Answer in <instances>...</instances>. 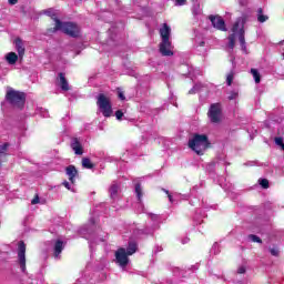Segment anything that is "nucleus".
I'll use <instances>...</instances> for the list:
<instances>
[{
  "instance_id": "f257e3e1",
  "label": "nucleus",
  "mask_w": 284,
  "mask_h": 284,
  "mask_svg": "<svg viewBox=\"0 0 284 284\" xmlns=\"http://www.w3.org/2000/svg\"><path fill=\"white\" fill-rule=\"evenodd\" d=\"M245 18L241 17L234 22L232 27V34L229 37V48L234 50L236 43V37L242 45V50H245Z\"/></svg>"
},
{
  "instance_id": "f03ea898",
  "label": "nucleus",
  "mask_w": 284,
  "mask_h": 284,
  "mask_svg": "<svg viewBox=\"0 0 284 284\" xmlns=\"http://www.w3.org/2000/svg\"><path fill=\"white\" fill-rule=\"evenodd\" d=\"M172 36V28L168 26V23H164L160 28V37L162 39V42L160 43V52L163 54V57H172L174 52H172L173 47L172 42L170 41V37Z\"/></svg>"
},
{
  "instance_id": "7ed1b4c3",
  "label": "nucleus",
  "mask_w": 284,
  "mask_h": 284,
  "mask_svg": "<svg viewBox=\"0 0 284 284\" xmlns=\"http://www.w3.org/2000/svg\"><path fill=\"white\" fill-rule=\"evenodd\" d=\"M136 253V243L131 242L125 251V248L121 247L115 252V263L121 267V270L125 271L128 264L130 263V257L132 254Z\"/></svg>"
},
{
  "instance_id": "20e7f679",
  "label": "nucleus",
  "mask_w": 284,
  "mask_h": 284,
  "mask_svg": "<svg viewBox=\"0 0 284 284\" xmlns=\"http://www.w3.org/2000/svg\"><path fill=\"white\" fill-rule=\"evenodd\" d=\"M58 30L73 38L79 37V34L81 33V28H79L77 23L61 22L60 20H55V27L53 29V32H57Z\"/></svg>"
},
{
  "instance_id": "39448f33",
  "label": "nucleus",
  "mask_w": 284,
  "mask_h": 284,
  "mask_svg": "<svg viewBox=\"0 0 284 284\" xmlns=\"http://www.w3.org/2000/svg\"><path fill=\"white\" fill-rule=\"evenodd\" d=\"M209 145L210 142L207 141V135L205 134H195L193 139L189 141V148H191V150L197 154H203V152L207 150Z\"/></svg>"
},
{
  "instance_id": "423d86ee",
  "label": "nucleus",
  "mask_w": 284,
  "mask_h": 284,
  "mask_svg": "<svg viewBox=\"0 0 284 284\" xmlns=\"http://www.w3.org/2000/svg\"><path fill=\"white\" fill-rule=\"evenodd\" d=\"M6 99L13 108H21L26 103V94L12 89L7 92Z\"/></svg>"
},
{
  "instance_id": "0eeeda50",
  "label": "nucleus",
  "mask_w": 284,
  "mask_h": 284,
  "mask_svg": "<svg viewBox=\"0 0 284 284\" xmlns=\"http://www.w3.org/2000/svg\"><path fill=\"white\" fill-rule=\"evenodd\" d=\"M98 108L102 112L103 116H112V104L110 103V98L105 94H100L98 97Z\"/></svg>"
},
{
  "instance_id": "6e6552de",
  "label": "nucleus",
  "mask_w": 284,
  "mask_h": 284,
  "mask_svg": "<svg viewBox=\"0 0 284 284\" xmlns=\"http://www.w3.org/2000/svg\"><path fill=\"white\" fill-rule=\"evenodd\" d=\"M207 116L211 123H221V118L223 116V109L221 103L211 104Z\"/></svg>"
},
{
  "instance_id": "1a4fd4ad",
  "label": "nucleus",
  "mask_w": 284,
  "mask_h": 284,
  "mask_svg": "<svg viewBox=\"0 0 284 284\" xmlns=\"http://www.w3.org/2000/svg\"><path fill=\"white\" fill-rule=\"evenodd\" d=\"M18 263L21 272H26V243L23 241L18 243Z\"/></svg>"
},
{
  "instance_id": "9d476101",
  "label": "nucleus",
  "mask_w": 284,
  "mask_h": 284,
  "mask_svg": "<svg viewBox=\"0 0 284 284\" xmlns=\"http://www.w3.org/2000/svg\"><path fill=\"white\" fill-rule=\"evenodd\" d=\"M213 28L216 30H221L222 32H225L227 29L225 28V20L219 16H210L209 17Z\"/></svg>"
},
{
  "instance_id": "9b49d317",
  "label": "nucleus",
  "mask_w": 284,
  "mask_h": 284,
  "mask_svg": "<svg viewBox=\"0 0 284 284\" xmlns=\"http://www.w3.org/2000/svg\"><path fill=\"white\" fill-rule=\"evenodd\" d=\"M65 248V243L61 240H57L53 245V256L54 258H60L61 253Z\"/></svg>"
},
{
  "instance_id": "f8f14e48",
  "label": "nucleus",
  "mask_w": 284,
  "mask_h": 284,
  "mask_svg": "<svg viewBox=\"0 0 284 284\" xmlns=\"http://www.w3.org/2000/svg\"><path fill=\"white\" fill-rule=\"evenodd\" d=\"M71 148H72L74 154H78V155L83 154V146L81 145V142L79 141V139L73 138L71 140Z\"/></svg>"
},
{
  "instance_id": "ddd939ff",
  "label": "nucleus",
  "mask_w": 284,
  "mask_h": 284,
  "mask_svg": "<svg viewBox=\"0 0 284 284\" xmlns=\"http://www.w3.org/2000/svg\"><path fill=\"white\" fill-rule=\"evenodd\" d=\"M67 176H69V181L72 185H74V179L79 172L77 171V168L74 165H69L65 169Z\"/></svg>"
},
{
  "instance_id": "4468645a",
  "label": "nucleus",
  "mask_w": 284,
  "mask_h": 284,
  "mask_svg": "<svg viewBox=\"0 0 284 284\" xmlns=\"http://www.w3.org/2000/svg\"><path fill=\"white\" fill-rule=\"evenodd\" d=\"M59 85L64 92H68V90H70V84L68 83V80L65 79V75L63 73H59Z\"/></svg>"
},
{
  "instance_id": "2eb2a0df",
  "label": "nucleus",
  "mask_w": 284,
  "mask_h": 284,
  "mask_svg": "<svg viewBox=\"0 0 284 284\" xmlns=\"http://www.w3.org/2000/svg\"><path fill=\"white\" fill-rule=\"evenodd\" d=\"M16 50L19 54V57H23L26 54V47H23V41L21 39H16Z\"/></svg>"
},
{
  "instance_id": "dca6fc26",
  "label": "nucleus",
  "mask_w": 284,
  "mask_h": 284,
  "mask_svg": "<svg viewBox=\"0 0 284 284\" xmlns=\"http://www.w3.org/2000/svg\"><path fill=\"white\" fill-rule=\"evenodd\" d=\"M119 184L116 183H113L110 189H109V192H110V196L113 201H116V199H119Z\"/></svg>"
},
{
  "instance_id": "f3484780",
  "label": "nucleus",
  "mask_w": 284,
  "mask_h": 284,
  "mask_svg": "<svg viewBox=\"0 0 284 284\" xmlns=\"http://www.w3.org/2000/svg\"><path fill=\"white\" fill-rule=\"evenodd\" d=\"M6 61L9 63V65H14V63L19 61V55H17L14 52H9L6 55Z\"/></svg>"
},
{
  "instance_id": "a211bd4d",
  "label": "nucleus",
  "mask_w": 284,
  "mask_h": 284,
  "mask_svg": "<svg viewBox=\"0 0 284 284\" xmlns=\"http://www.w3.org/2000/svg\"><path fill=\"white\" fill-rule=\"evenodd\" d=\"M164 192H165V194H168L170 203H179V201H181V199H182V195L179 193H175L172 195V194H170V191L164 190Z\"/></svg>"
},
{
  "instance_id": "6ab92c4d",
  "label": "nucleus",
  "mask_w": 284,
  "mask_h": 284,
  "mask_svg": "<svg viewBox=\"0 0 284 284\" xmlns=\"http://www.w3.org/2000/svg\"><path fill=\"white\" fill-rule=\"evenodd\" d=\"M267 19H270V17H267L266 14H263V9H258L257 10V21L260 23H265V21H267Z\"/></svg>"
},
{
  "instance_id": "aec40b11",
  "label": "nucleus",
  "mask_w": 284,
  "mask_h": 284,
  "mask_svg": "<svg viewBox=\"0 0 284 284\" xmlns=\"http://www.w3.org/2000/svg\"><path fill=\"white\" fill-rule=\"evenodd\" d=\"M82 168H85V170H92V168H94V164L92 163V161H90V159L84 158L82 159Z\"/></svg>"
},
{
  "instance_id": "412c9836",
  "label": "nucleus",
  "mask_w": 284,
  "mask_h": 284,
  "mask_svg": "<svg viewBox=\"0 0 284 284\" xmlns=\"http://www.w3.org/2000/svg\"><path fill=\"white\" fill-rule=\"evenodd\" d=\"M135 194L138 196V201L141 202V199H143V189H141V184L135 185Z\"/></svg>"
},
{
  "instance_id": "4be33fe9",
  "label": "nucleus",
  "mask_w": 284,
  "mask_h": 284,
  "mask_svg": "<svg viewBox=\"0 0 284 284\" xmlns=\"http://www.w3.org/2000/svg\"><path fill=\"white\" fill-rule=\"evenodd\" d=\"M251 74L253 75L255 83H261V73H258V70L251 69Z\"/></svg>"
},
{
  "instance_id": "5701e85b",
  "label": "nucleus",
  "mask_w": 284,
  "mask_h": 284,
  "mask_svg": "<svg viewBox=\"0 0 284 284\" xmlns=\"http://www.w3.org/2000/svg\"><path fill=\"white\" fill-rule=\"evenodd\" d=\"M44 14H47L48 17H51V19H53V21H59V19H57V11H54L53 9H48L47 11H44Z\"/></svg>"
},
{
  "instance_id": "b1692460",
  "label": "nucleus",
  "mask_w": 284,
  "mask_h": 284,
  "mask_svg": "<svg viewBox=\"0 0 284 284\" xmlns=\"http://www.w3.org/2000/svg\"><path fill=\"white\" fill-rule=\"evenodd\" d=\"M151 221H153L154 223V230H156L159 227V215L156 214H149Z\"/></svg>"
},
{
  "instance_id": "393cba45",
  "label": "nucleus",
  "mask_w": 284,
  "mask_h": 284,
  "mask_svg": "<svg viewBox=\"0 0 284 284\" xmlns=\"http://www.w3.org/2000/svg\"><path fill=\"white\" fill-rule=\"evenodd\" d=\"M201 88H203V84H201V83L195 84V85L193 87V89H191V90L189 91V93H190V94H194V93H196V92H201Z\"/></svg>"
},
{
  "instance_id": "a878e982",
  "label": "nucleus",
  "mask_w": 284,
  "mask_h": 284,
  "mask_svg": "<svg viewBox=\"0 0 284 284\" xmlns=\"http://www.w3.org/2000/svg\"><path fill=\"white\" fill-rule=\"evenodd\" d=\"M258 183L264 190H267V187H270V181H267V179H261L258 180Z\"/></svg>"
},
{
  "instance_id": "bb28decb",
  "label": "nucleus",
  "mask_w": 284,
  "mask_h": 284,
  "mask_svg": "<svg viewBox=\"0 0 284 284\" xmlns=\"http://www.w3.org/2000/svg\"><path fill=\"white\" fill-rule=\"evenodd\" d=\"M232 81H234V71H231V72L226 75V83H227V85H232Z\"/></svg>"
},
{
  "instance_id": "cd10ccee",
  "label": "nucleus",
  "mask_w": 284,
  "mask_h": 284,
  "mask_svg": "<svg viewBox=\"0 0 284 284\" xmlns=\"http://www.w3.org/2000/svg\"><path fill=\"white\" fill-rule=\"evenodd\" d=\"M211 252L212 254H219L221 252V246H219V243L213 244Z\"/></svg>"
},
{
  "instance_id": "c85d7f7f",
  "label": "nucleus",
  "mask_w": 284,
  "mask_h": 284,
  "mask_svg": "<svg viewBox=\"0 0 284 284\" xmlns=\"http://www.w3.org/2000/svg\"><path fill=\"white\" fill-rule=\"evenodd\" d=\"M63 185H64V187H67V190H70L71 192H74V184H72V182L70 183L68 181H64Z\"/></svg>"
},
{
  "instance_id": "c756f323",
  "label": "nucleus",
  "mask_w": 284,
  "mask_h": 284,
  "mask_svg": "<svg viewBox=\"0 0 284 284\" xmlns=\"http://www.w3.org/2000/svg\"><path fill=\"white\" fill-rule=\"evenodd\" d=\"M250 241H252L253 243H263V241L261 240V237L256 236V235H248Z\"/></svg>"
},
{
  "instance_id": "7c9ffc66",
  "label": "nucleus",
  "mask_w": 284,
  "mask_h": 284,
  "mask_svg": "<svg viewBox=\"0 0 284 284\" xmlns=\"http://www.w3.org/2000/svg\"><path fill=\"white\" fill-rule=\"evenodd\" d=\"M239 97V92H231L230 95H229V101H234V99H237Z\"/></svg>"
},
{
  "instance_id": "2f4dec72",
  "label": "nucleus",
  "mask_w": 284,
  "mask_h": 284,
  "mask_svg": "<svg viewBox=\"0 0 284 284\" xmlns=\"http://www.w3.org/2000/svg\"><path fill=\"white\" fill-rule=\"evenodd\" d=\"M6 152H8V144L0 145V156L6 154Z\"/></svg>"
},
{
  "instance_id": "473e14b6",
  "label": "nucleus",
  "mask_w": 284,
  "mask_h": 284,
  "mask_svg": "<svg viewBox=\"0 0 284 284\" xmlns=\"http://www.w3.org/2000/svg\"><path fill=\"white\" fill-rule=\"evenodd\" d=\"M115 119H116L118 121H121V119H123V111L118 110V111L115 112Z\"/></svg>"
},
{
  "instance_id": "72a5a7b5",
  "label": "nucleus",
  "mask_w": 284,
  "mask_h": 284,
  "mask_svg": "<svg viewBox=\"0 0 284 284\" xmlns=\"http://www.w3.org/2000/svg\"><path fill=\"white\" fill-rule=\"evenodd\" d=\"M39 114H41V116H43V119H48V116H49L48 111H45V109H40Z\"/></svg>"
},
{
  "instance_id": "f704fd0d",
  "label": "nucleus",
  "mask_w": 284,
  "mask_h": 284,
  "mask_svg": "<svg viewBox=\"0 0 284 284\" xmlns=\"http://www.w3.org/2000/svg\"><path fill=\"white\" fill-rule=\"evenodd\" d=\"M245 272H246L245 265H241L237 267V274H245Z\"/></svg>"
},
{
  "instance_id": "c9c22d12",
  "label": "nucleus",
  "mask_w": 284,
  "mask_h": 284,
  "mask_svg": "<svg viewBox=\"0 0 284 284\" xmlns=\"http://www.w3.org/2000/svg\"><path fill=\"white\" fill-rule=\"evenodd\" d=\"M270 253L272 254V256H278V248L276 247L270 248Z\"/></svg>"
},
{
  "instance_id": "e433bc0d",
  "label": "nucleus",
  "mask_w": 284,
  "mask_h": 284,
  "mask_svg": "<svg viewBox=\"0 0 284 284\" xmlns=\"http://www.w3.org/2000/svg\"><path fill=\"white\" fill-rule=\"evenodd\" d=\"M275 143L281 146L283 144V138H275Z\"/></svg>"
},
{
  "instance_id": "4c0bfd02",
  "label": "nucleus",
  "mask_w": 284,
  "mask_h": 284,
  "mask_svg": "<svg viewBox=\"0 0 284 284\" xmlns=\"http://www.w3.org/2000/svg\"><path fill=\"white\" fill-rule=\"evenodd\" d=\"M37 203H39V195H37V196L31 201V204H32V205H37Z\"/></svg>"
},
{
  "instance_id": "58836bf2",
  "label": "nucleus",
  "mask_w": 284,
  "mask_h": 284,
  "mask_svg": "<svg viewBox=\"0 0 284 284\" xmlns=\"http://www.w3.org/2000/svg\"><path fill=\"white\" fill-rule=\"evenodd\" d=\"M176 6H185V0H175Z\"/></svg>"
},
{
  "instance_id": "ea45409f",
  "label": "nucleus",
  "mask_w": 284,
  "mask_h": 284,
  "mask_svg": "<svg viewBox=\"0 0 284 284\" xmlns=\"http://www.w3.org/2000/svg\"><path fill=\"white\" fill-rule=\"evenodd\" d=\"M119 99L121 101H125V95L123 94V92H119Z\"/></svg>"
},
{
  "instance_id": "a19ab883",
  "label": "nucleus",
  "mask_w": 284,
  "mask_h": 284,
  "mask_svg": "<svg viewBox=\"0 0 284 284\" xmlns=\"http://www.w3.org/2000/svg\"><path fill=\"white\" fill-rule=\"evenodd\" d=\"M8 2L10 3V6H17L18 0H8Z\"/></svg>"
},
{
  "instance_id": "79ce46f5",
  "label": "nucleus",
  "mask_w": 284,
  "mask_h": 284,
  "mask_svg": "<svg viewBox=\"0 0 284 284\" xmlns=\"http://www.w3.org/2000/svg\"><path fill=\"white\" fill-rule=\"evenodd\" d=\"M204 45H205V42H204V41H200V42H199V47H200V48H203Z\"/></svg>"
},
{
  "instance_id": "37998d69",
  "label": "nucleus",
  "mask_w": 284,
  "mask_h": 284,
  "mask_svg": "<svg viewBox=\"0 0 284 284\" xmlns=\"http://www.w3.org/2000/svg\"><path fill=\"white\" fill-rule=\"evenodd\" d=\"M190 241V239H185L182 243H187Z\"/></svg>"
},
{
  "instance_id": "c03bdc74",
  "label": "nucleus",
  "mask_w": 284,
  "mask_h": 284,
  "mask_svg": "<svg viewBox=\"0 0 284 284\" xmlns=\"http://www.w3.org/2000/svg\"><path fill=\"white\" fill-rule=\"evenodd\" d=\"M152 232H154V231L145 232V234H152Z\"/></svg>"
},
{
  "instance_id": "a18cd8bd",
  "label": "nucleus",
  "mask_w": 284,
  "mask_h": 284,
  "mask_svg": "<svg viewBox=\"0 0 284 284\" xmlns=\"http://www.w3.org/2000/svg\"><path fill=\"white\" fill-rule=\"evenodd\" d=\"M243 6V1L240 2Z\"/></svg>"
}]
</instances>
